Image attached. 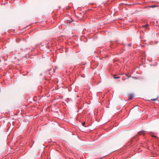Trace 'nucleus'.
Here are the masks:
<instances>
[{"label":"nucleus","instance_id":"nucleus-6","mask_svg":"<svg viewBox=\"0 0 159 159\" xmlns=\"http://www.w3.org/2000/svg\"><path fill=\"white\" fill-rule=\"evenodd\" d=\"M152 137H154V138H157V136H155V135H152Z\"/></svg>","mask_w":159,"mask_h":159},{"label":"nucleus","instance_id":"nucleus-1","mask_svg":"<svg viewBox=\"0 0 159 159\" xmlns=\"http://www.w3.org/2000/svg\"><path fill=\"white\" fill-rule=\"evenodd\" d=\"M134 97V96L133 94H130L129 95V98L130 100L132 99Z\"/></svg>","mask_w":159,"mask_h":159},{"label":"nucleus","instance_id":"nucleus-5","mask_svg":"<svg viewBox=\"0 0 159 159\" xmlns=\"http://www.w3.org/2000/svg\"><path fill=\"white\" fill-rule=\"evenodd\" d=\"M158 97H157L156 98H153L151 99V100L153 101H156L157 100V99L158 98Z\"/></svg>","mask_w":159,"mask_h":159},{"label":"nucleus","instance_id":"nucleus-7","mask_svg":"<svg viewBox=\"0 0 159 159\" xmlns=\"http://www.w3.org/2000/svg\"><path fill=\"white\" fill-rule=\"evenodd\" d=\"M85 122H84L83 123H82V125L84 126H84V125L85 124Z\"/></svg>","mask_w":159,"mask_h":159},{"label":"nucleus","instance_id":"nucleus-8","mask_svg":"<svg viewBox=\"0 0 159 159\" xmlns=\"http://www.w3.org/2000/svg\"><path fill=\"white\" fill-rule=\"evenodd\" d=\"M125 75L128 77H129L130 76L128 75L127 74H125Z\"/></svg>","mask_w":159,"mask_h":159},{"label":"nucleus","instance_id":"nucleus-9","mask_svg":"<svg viewBox=\"0 0 159 159\" xmlns=\"http://www.w3.org/2000/svg\"><path fill=\"white\" fill-rule=\"evenodd\" d=\"M150 7H155V6H152Z\"/></svg>","mask_w":159,"mask_h":159},{"label":"nucleus","instance_id":"nucleus-2","mask_svg":"<svg viewBox=\"0 0 159 159\" xmlns=\"http://www.w3.org/2000/svg\"><path fill=\"white\" fill-rule=\"evenodd\" d=\"M144 131H142L139 132L138 133V134L139 135H144Z\"/></svg>","mask_w":159,"mask_h":159},{"label":"nucleus","instance_id":"nucleus-4","mask_svg":"<svg viewBox=\"0 0 159 159\" xmlns=\"http://www.w3.org/2000/svg\"><path fill=\"white\" fill-rule=\"evenodd\" d=\"M148 25L146 24L145 25H143L142 26V28H146Z\"/></svg>","mask_w":159,"mask_h":159},{"label":"nucleus","instance_id":"nucleus-3","mask_svg":"<svg viewBox=\"0 0 159 159\" xmlns=\"http://www.w3.org/2000/svg\"><path fill=\"white\" fill-rule=\"evenodd\" d=\"M120 77V76H117L116 75H114L113 76V78L114 79H118Z\"/></svg>","mask_w":159,"mask_h":159}]
</instances>
